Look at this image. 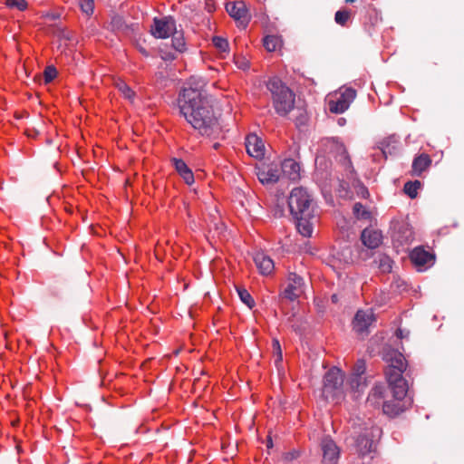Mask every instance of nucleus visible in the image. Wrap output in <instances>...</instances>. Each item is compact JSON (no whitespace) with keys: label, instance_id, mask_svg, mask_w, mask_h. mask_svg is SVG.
<instances>
[{"label":"nucleus","instance_id":"obj_25","mask_svg":"<svg viewBox=\"0 0 464 464\" xmlns=\"http://www.w3.org/2000/svg\"><path fill=\"white\" fill-rule=\"evenodd\" d=\"M353 212L358 220L371 221L372 219V213L362 203H355L353 208Z\"/></svg>","mask_w":464,"mask_h":464},{"label":"nucleus","instance_id":"obj_39","mask_svg":"<svg viewBox=\"0 0 464 464\" xmlns=\"http://www.w3.org/2000/svg\"><path fill=\"white\" fill-rule=\"evenodd\" d=\"M339 149L342 150V152L343 154L344 160L347 161L349 164H351V161H350V160L348 159V157L346 155L345 149H343L342 146H340Z\"/></svg>","mask_w":464,"mask_h":464},{"label":"nucleus","instance_id":"obj_26","mask_svg":"<svg viewBox=\"0 0 464 464\" xmlns=\"http://www.w3.org/2000/svg\"><path fill=\"white\" fill-rule=\"evenodd\" d=\"M213 45L215 48L219 52L222 57H225L226 54L229 52L228 47V42L227 39L220 37V36H215L212 39Z\"/></svg>","mask_w":464,"mask_h":464},{"label":"nucleus","instance_id":"obj_17","mask_svg":"<svg viewBox=\"0 0 464 464\" xmlns=\"http://www.w3.org/2000/svg\"><path fill=\"white\" fill-rule=\"evenodd\" d=\"M365 370V362L363 360H358L353 366V373L349 379V386L352 391L359 390L361 386L365 384L362 377Z\"/></svg>","mask_w":464,"mask_h":464},{"label":"nucleus","instance_id":"obj_22","mask_svg":"<svg viewBox=\"0 0 464 464\" xmlns=\"http://www.w3.org/2000/svg\"><path fill=\"white\" fill-rule=\"evenodd\" d=\"M176 171L180 175L184 181L190 185L194 182V175L183 160L173 158L171 160Z\"/></svg>","mask_w":464,"mask_h":464},{"label":"nucleus","instance_id":"obj_1","mask_svg":"<svg viewBox=\"0 0 464 464\" xmlns=\"http://www.w3.org/2000/svg\"><path fill=\"white\" fill-rule=\"evenodd\" d=\"M204 86L205 83L199 81L194 87L191 80L188 86L179 92L178 107L180 115L198 134L217 137L221 132V127Z\"/></svg>","mask_w":464,"mask_h":464},{"label":"nucleus","instance_id":"obj_36","mask_svg":"<svg viewBox=\"0 0 464 464\" xmlns=\"http://www.w3.org/2000/svg\"><path fill=\"white\" fill-rule=\"evenodd\" d=\"M273 348L277 353V361L281 362L282 361V352H281L280 343L277 340L273 341Z\"/></svg>","mask_w":464,"mask_h":464},{"label":"nucleus","instance_id":"obj_46","mask_svg":"<svg viewBox=\"0 0 464 464\" xmlns=\"http://www.w3.org/2000/svg\"><path fill=\"white\" fill-rule=\"evenodd\" d=\"M332 299H333V301H334V302H335V300H336V296H335V295H333V296H332Z\"/></svg>","mask_w":464,"mask_h":464},{"label":"nucleus","instance_id":"obj_32","mask_svg":"<svg viewBox=\"0 0 464 464\" xmlns=\"http://www.w3.org/2000/svg\"><path fill=\"white\" fill-rule=\"evenodd\" d=\"M237 294L239 295L240 300L247 305V307L252 308L255 305V301L247 292V290L244 288H237Z\"/></svg>","mask_w":464,"mask_h":464},{"label":"nucleus","instance_id":"obj_14","mask_svg":"<svg viewBox=\"0 0 464 464\" xmlns=\"http://www.w3.org/2000/svg\"><path fill=\"white\" fill-rule=\"evenodd\" d=\"M324 464H337L340 457V450L330 438H324L321 442Z\"/></svg>","mask_w":464,"mask_h":464},{"label":"nucleus","instance_id":"obj_21","mask_svg":"<svg viewBox=\"0 0 464 464\" xmlns=\"http://www.w3.org/2000/svg\"><path fill=\"white\" fill-rule=\"evenodd\" d=\"M431 165V159L426 153H421L414 158L411 165L412 174L420 176L423 171L428 169Z\"/></svg>","mask_w":464,"mask_h":464},{"label":"nucleus","instance_id":"obj_20","mask_svg":"<svg viewBox=\"0 0 464 464\" xmlns=\"http://www.w3.org/2000/svg\"><path fill=\"white\" fill-rule=\"evenodd\" d=\"M361 239L365 246L373 249L381 245L382 236L378 230L365 228L362 232Z\"/></svg>","mask_w":464,"mask_h":464},{"label":"nucleus","instance_id":"obj_6","mask_svg":"<svg viewBox=\"0 0 464 464\" xmlns=\"http://www.w3.org/2000/svg\"><path fill=\"white\" fill-rule=\"evenodd\" d=\"M344 373L337 368L333 367L324 376L322 396L326 401L334 402L340 401L345 394L346 388L343 384Z\"/></svg>","mask_w":464,"mask_h":464},{"label":"nucleus","instance_id":"obj_15","mask_svg":"<svg viewBox=\"0 0 464 464\" xmlns=\"http://www.w3.org/2000/svg\"><path fill=\"white\" fill-rule=\"evenodd\" d=\"M246 149L249 156L262 159L265 155V145L261 138L256 134H249L246 138Z\"/></svg>","mask_w":464,"mask_h":464},{"label":"nucleus","instance_id":"obj_48","mask_svg":"<svg viewBox=\"0 0 464 464\" xmlns=\"http://www.w3.org/2000/svg\"><path fill=\"white\" fill-rule=\"evenodd\" d=\"M28 136H34V133H27Z\"/></svg>","mask_w":464,"mask_h":464},{"label":"nucleus","instance_id":"obj_2","mask_svg":"<svg viewBox=\"0 0 464 464\" xmlns=\"http://www.w3.org/2000/svg\"><path fill=\"white\" fill-rule=\"evenodd\" d=\"M288 206L291 214L296 221L298 232L306 237L312 236L314 215V201L309 192L300 187L292 189Z\"/></svg>","mask_w":464,"mask_h":464},{"label":"nucleus","instance_id":"obj_49","mask_svg":"<svg viewBox=\"0 0 464 464\" xmlns=\"http://www.w3.org/2000/svg\"><path fill=\"white\" fill-rule=\"evenodd\" d=\"M28 136H34V133H27Z\"/></svg>","mask_w":464,"mask_h":464},{"label":"nucleus","instance_id":"obj_4","mask_svg":"<svg viewBox=\"0 0 464 464\" xmlns=\"http://www.w3.org/2000/svg\"><path fill=\"white\" fill-rule=\"evenodd\" d=\"M267 89L272 95L273 106L281 116L287 115L295 107V94L279 79L273 78L267 82Z\"/></svg>","mask_w":464,"mask_h":464},{"label":"nucleus","instance_id":"obj_11","mask_svg":"<svg viewBox=\"0 0 464 464\" xmlns=\"http://www.w3.org/2000/svg\"><path fill=\"white\" fill-rule=\"evenodd\" d=\"M410 259L418 271H423L434 264L435 255L423 246H416L410 253Z\"/></svg>","mask_w":464,"mask_h":464},{"label":"nucleus","instance_id":"obj_45","mask_svg":"<svg viewBox=\"0 0 464 464\" xmlns=\"http://www.w3.org/2000/svg\"><path fill=\"white\" fill-rule=\"evenodd\" d=\"M356 0H345L346 3H353L355 2Z\"/></svg>","mask_w":464,"mask_h":464},{"label":"nucleus","instance_id":"obj_5","mask_svg":"<svg viewBox=\"0 0 464 464\" xmlns=\"http://www.w3.org/2000/svg\"><path fill=\"white\" fill-rule=\"evenodd\" d=\"M391 392L392 399L388 400L385 387L382 384L375 385L369 393L367 401L376 407L382 406L384 414L396 416L405 410L404 398H398L392 390Z\"/></svg>","mask_w":464,"mask_h":464},{"label":"nucleus","instance_id":"obj_10","mask_svg":"<svg viewBox=\"0 0 464 464\" xmlns=\"http://www.w3.org/2000/svg\"><path fill=\"white\" fill-rule=\"evenodd\" d=\"M150 32L156 38H168L176 33V22L170 16L154 18Z\"/></svg>","mask_w":464,"mask_h":464},{"label":"nucleus","instance_id":"obj_19","mask_svg":"<svg viewBox=\"0 0 464 464\" xmlns=\"http://www.w3.org/2000/svg\"><path fill=\"white\" fill-rule=\"evenodd\" d=\"M280 168V173H283L291 180L300 179V165L293 159L285 160Z\"/></svg>","mask_w":464,"mask_h":464},{"label":"nucleus","instance_id":"obj_33","mask_svg":"<svg viewBox=\"0 0 464 464\" xmlns=\"http://www.w3.org/2000/svg\"><path fill=\"white\" fill-rule=\"evenodd\" d=\"M81 10L82 13L87 15H91L94 10V1L93 0H82L80 3Z\"/></svg>","mask_w":464,"mask_h":464},{"label":"nucleus","instance_id":"obj_41","mask_svg":"<svg viewBox=\"0 0 464 464\" xmlns=\"http://www.w3.org/2000/svg\"><path fill=\"white\" fill-rule=\"evenodd\" d=\"M396 335L399 337V338H402L403 336V333H402V330L401 329H398L397 332H396Z\"/></svg>","mask_w":464,"mask_h":464},{"label":"nucleus","instance_id":"obj_9","mask_svg":"<svg viewBox=\"0 0 464 464\" xmlns=\"http://www.w3.org/2000/svg\"><path fill=\"white\" fill-rule=\"evenodd\" d=\"M305 292L304 279L295 272H289L285 280V285L280 295L294 302L304 295Z\"/></svg>","mask_w":464,"mask_h":464},{"label":"nucleus","instance_id":"obj_29","mask_svg":"<svg viewBox=\"0 0 464 464\" xmlns=\"http://www.w3.org/2000/svg\"><path fill=\"white\" fill-rule=\"evenodd\" d=\"M421 186L420 181H408L405 183L403 190L411 198H414L418 195V190Z\"/></svg>","mask_w":464,"mask_h":464},{"label":"nucleus","instance_id":"obj_43","mask_svg":"<svg viewBox=\"0 0 464 464\" xmlns=\"http://www.w3.org/2000/svg\"><path fill=\"white\" fill-rule=\"evenodd\" d=\"M272 446V440L271 439L268 440V442H267V447H271Z\"/></svg>","mask_w":464,"mask_h":464},{"label":"nucleus","instance_id":"obj_23","mask_svg":"<svg viewBox=\"0 0 464 464\" xmlns=\"http://www.w3.org/2000/svg\"><path fill=\"white\" fill-rule=\"evenodd\" d=\"M263 44L266 51L275 52L282 47L283 42L281 37L277 35H266Z\"/></svg>","mask_w":464,"mask_h":464},{"label":"nucleus","instance_id":"obj_47","mask_svg":"<svg viewBox=\"0 0 464 464\" xmlns=\"http://www.w3.org/2000/svg\"><path fill=\"white\" fill-rule=\"evenodd\" d=\"M53 140H47V143H52Z\"/></svg>","mask_w":464,"mask_h":464},{"label":"nucleus","instance_id":"obj_7","mask_svg":"<svg viewBox=\"0 0 464 464\" xmlns=\"http://www.w3.org/2000/svg\"><path fill=\"white\" fill-rule=\"evenodd\" d=\"M382 430L377 426L363 428L362 431L356 437L354 449L357 454L363 458L375 450L376 440L380 438Z\"/></svg>","mask_w":464,"mask_h":464},{"label":"nucleus","instance_id":"obj_31","mask_svg":"<svg viewBox=\"0 0 464 464\" xmlns=\"http://www.w3.org/2000/svg\"><path fill=\"white\" fill-rule=\"evenodd\" d=\"M110 27L113 32H123L127 25L121 16L114 15L111 20Z\"/></svg>","mask_w":464,"mask_h":464},{"label":"nucleus","instance_id":"obj_12","mask_svg":"<svg viewBox=\"0 0 464 464\" xmlns=\"http://www.w3.org/2000/svg\"><path fill=\"white\" fill-rule=\"evenodd\" d=\"M256 169V176L262 184L276 183L281 175L279 165L275 162L260 163Z\"/></svg>","mask_w":464,"mask_h":464},{"label":"nucleus","instance_id":"obj_35","mask_svg":"<svg viewBox=\"0 0 464 464\" xmlns=\"http://www.w3.org/2000/svg\"><path fill=\"white\" fill-rule=\"evenodd\" d=\"M356 192L358 196L363 198H366L369 196V191L367 188L362 184L358 186Z\"/></svg>","mask_w":464,"mask_h":464},{"label":"nucleus","instance_id":"obj_8","mask_svg":"<svg viewBox=\"0 0 464 464\" xmlns=\"http://www.w3.org/2000/svg\"><path fill=\"white\" fill-rule=\"evenodd\" d=\"M356 97V91L350 87H341L327 96L328 110L332 113L344 112Z\"/></svg>","mask_w":464,"mask_h":464},{"label":"nucleus","instance_id":"obj_30","mask_svg":"<svg viewBox=\"0 0 464 464\" xmlns=\"http://www.w3.org/2000/svg\"><path fill=\"white\" fill-rule=\"evenodd\" d=\"M171 36L173 48L178 52L182 53L186 48V43L182 34L176 31V33Z\"/></svg>","mask_w":464,"mask_h":464},{"label":"nucleus","instance_id":"obj_13","mask_svg":"<svg viewBox=\"0 0 464 464\" xmlns=\"http://www.w3.org/2000/svg\"><path fill=\"white\" fill-rule=\"evenodd\" d=\"M374 322L375 315L372 309L358 310L353 321V328L358 334H367Z\"/></svg>","mask_w":464,"mask_h":464},{"label":"nucleus","instance_id":"obj_42","mask_svg":"<svg viewBox=\"0 0 464 464\" xmlns=\"http://www.w3.org/2000/svg\"><path fill=\"white\" fill-rule=\"evenodd\" d=\"M46 17L47 18H51V19H55V15L54 14H47Z\"/></svg>","mask_w":464,"mask_h":464},{"label":"nucleus","instance_id":"obj_28","mask_svg":"<svg viewBox=\"0 0 464 464\" xmlns=\"http://www.w3.org/2000/svg\"><path fill=\"white\" fill-rule=\"evenodd\" d=\"M352 16V12L347 9L339 10L334 14V21L337 24L346 26Z\"/></svg>","mask_w":464,"mask_h":464},{"label":"nucleus","instance_id":"obj_16","mask_svg":"<svg viewBox=\"0 0 464 464\" xmlns=\"http://www.w3.org/2000/svg\"><path fill=\"white\" fill-rule=\"evenodd\" d=\"M226 10L231 17L238 21L242 25L248 23L247 10L246 4L242 1H236L227 4Z\"/></svg>","mask_w":464,"mask_h":464},{"label":"nucleus","instance_id":"obj_37","mask_svg":"<svg viewBox=\"0 0 464 464\" xmlns=\"http://www.w3.org/2000/svg\"><path fill=\"white\" fill-rule=\"evenodd\" d=\"M205 8L208 13L215 11V9H216L215 0H205Z\"/></svg>","mask_w":464,"mask_h":464},{"label":"nucleus","instance_id":"obj_40","mask_svg":"<svg viewBox=\"0 0 464 464\" xmlns=\"http://www.w3.org/2000/svg\"><path fill=\"white\" fill-rule=\"evenodd\" d=\"M67 39V40H70L63 33L60 32V36H59V39H60V43L62 42L63 39Z\"/></svg>","mask_w":464,"mask_h":464},{"label":"nucleus","instance_id":"obj_18","mask_svg":"<svg viewBox=\"0 0 464 464\" xmlns=\"http://www.w3.org/2000/svg\"><path fill=\"white\" fill-rule=\"evenodd\" d=\"M254 262L259 272L264 276L272 274L275 269L274 261L264 252H256L254 256Z\"/></svg>","mask_w":464,"mask_h":464},{"label":"nucleus","instance_id":"obj_27","mask_svg":"<svg viewBox=\"0 0 464 464\" xmlns=\"http://www.w3.org/2000/svg\"><path fill=\"white\" fill-rule=\"evenodd\" d=\"M58 75V72L54 65H49L47 66L42 76H39L40 81H44V83L45 85L51 83Z\"/></svg>","mask_w":464,"mask_h":464},{"label":"nucleus","instance_id":"obj_38","mask_svg":"<svg viewBox=\"0 0 464 464\" xmlns=\"http://www.w3.org/2000/svg\"><path fill=\"white\" fill-rule=\"evenodd\" d=\"M381 266H383L384 271H390L392 268V266L390 264V259L388 257H384L383 260L381 261Z\"/></svg>","mask_w":464,"mask_h":464},{"label":"nucleus","instance_id":"obj_44","mask_svg":"<svg viewBox=\"0 0 464 464\" xmlns=\"http://www.w3.org/2000/svg\"><path fill=\"white\" fill-rule=\"evenodd\" d=\"M53 168H54V169H58V162H55V163L53 164Z\"/></svg>","mask_w":464,"mask_h":464},{"label":"nucleus","instance_id":"obj_34","mask_svg":"<svg viewBox=\"0 0 464 464\" xmlns=\"http://www.w3.org/2000/svg\"><path fill=\"white\" fill-rule=\"evenodd\" d=\"M7 6L16 8L20 11H24L27 8V3L25 0H5Z\"/></svg>","mask_w":464,"mask_h":464},{"label":"nucleus","instance_id":"obj_3","mask_svg":"<svg viewBox=\"0 0 464 464\" xmlns=\"http://www.w3.org/2000/svg\"><path fill=\"white\" fill-rule=\"evenodd\" d=\"M383 359L387 363L385 376L390 389L398 398H405L408 392V383L402 377L407 368L405 357L401 353L391 350L385 353Z\"/></svg>","mask_w":464,"mask_h":464},{"label":"nucleus","instance_id":"obj_24","mask_svg":"<svg viewBox=\"0 0 464 464\" xmlns=\"http://www.w3.org/2000/svg\"><path fill=\"white\" fill-rule=\"evenodd\" d=\"M114 84L117 90L122 94V96L125 99H127L130 102H133L135 98V92L124 81L118 79L117 81H115Z\"/></svg>","mask_w":464,"mask_h":464}]
</instances>
